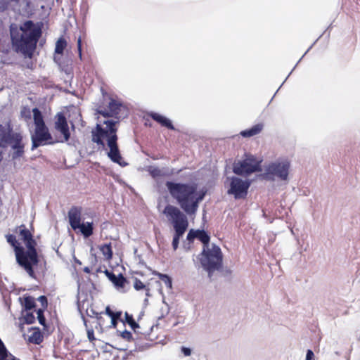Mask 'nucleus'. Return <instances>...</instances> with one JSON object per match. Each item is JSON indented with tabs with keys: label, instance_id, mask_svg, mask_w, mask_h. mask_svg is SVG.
<instances>
[{
	"label": "nucleus",
	"instance_id": "19",
	"mask_svg": "<svg viewBox=\"0 0 360 360\" xmlns=\"http://www.w3.org/2000/svg\"><path fill=\"white\" fill-rule=\"evenodd\" d=\"M23 310L28 311L36 307L35 300L31 295H25L23 298L19 297Z\"/></svg>",
	"mask_w": 360,
	"mask_h": 360
},
{
	"label": "nucleus",
	"instance_id": "29",
	"mask_svg": "<svg viewBox=\"0 0 360 360\" xmlns=\"http://www.w3.org/2000/svg\"><path fill=\"white\" fill-rule=\"evenodd\" d=\"M100 250L107 259L110 260L112 258L113 252L111 243H105L101 245Z\"/></svg>",
	"mask_w": 360,
	"mask_h": 360
},
{
	"label": "nucleus",
	"instance_id": "26",
	"mask_svg": "<svg viewBox=\"0 0 360 360\" xmlns=\"http://www.w3.org/2000/svg\"><path fill=\"white\" fill-rule=\"evenodd\" d=\"M32 329H34L35 330L29 337V341L31 343L39 345L43 341V336L41 335L40 329L38 327L32 328Z\"/></svg>",
	"mask_w": 360,
	"mask_h": 360
},
{
	"label": "nucleus",
	"instance_id": "27",
	"mask_svg": "<svg viewBox=\"0 0 360 360\" xmlns=\"http://www.w3.org/2000/svg\"><path fill=\"white\" fill-rule=\"evenodd\" d=\"M123 322L127 323L135 333H136V329L140 328L139 324L135 321L133 315L128 312H125L124 321Z\"/></svg>",
	"mask_w": 360,
	"mask_h": 360
},
{
	"label": "nucleus",
	"instance_id": "12",
	"mask_svg": "<svg viewBox=\"0 0 360 360\" xmlns=\"http://www.w3.org/2000/svg\"><path fill=\"white\" fill-rule=\"evenodd\" d=\"M54 123L55 129L59 131L63 136V140L59 142H67L70 138V131L68 124L67 118L63 112H58L56 117Z\"/></svg>",
	"mask_w": 360,
	"mask_h": 360
},
{
	"label": "nucleus",
	"instance_id": "49",
	"mask_svg": "<svg viewBox=\"0 0 360 360\" xmlns=\"http://www.w3.org/2000/svg\"><path fill=\"white\" fill-rule=\"evenodd\" d=\"M105 274L106 275V276L108 278V279L111 282H112V281L114 279H115L116 275L112 271H108V270H105Z\"/></svg>",
	"mask_w": 360,
	"mask_h": 360
},
{
	"label": "nucleus",
	"instance_id": "57",
	"mask_svg": "<svg viewBox=\"0 0 360 360\" xmlns=\"http://www.w3.org/2000/svg\"><path fill=\"white\" fill-rule=\"evenodd\" d=\"M148 300L147 298H146L144 300V303L146 304L148 303Z\"/></svg>",
	"mask_w": 360,
	"mask_h": 360
},
{
	"label": "nucleus",
	"instance_id": "16",
	"mask_svg": "<svg viewBox=\"0 0 360 360\" xmlns=\"http://www.w3.org/2000/svg\"><path fill=\"white\" fill-rule=\"evenodd\" d=\"M148 115L153 119L154 121L157 122L162 127H164L170 130H176V128L173 125L172 121L167 118V117L162 115L155 112H150Z\"/></svg>",
	"mask_w": 360,
	"mask_h": 360
},
{
	"label": "nucleus",
	"instance_id": "8",
	"mask_svg": "<svg viewBox=\"0 0 360 360\" xmlns=\"http://www.w3.org/2000/svg\"><path fill=\"white\" fill-rule=\"evenodd\" d=\"M81 207H72L68 211L69 223L73 230L79 229L82 236L87 238L94 233V224L92 221L81 223Z\"/></svg>",
	"mask_w": 360,
	"mask_h": 360
},
{
	"label": "nucleus",
	"instance_id": "5",
	"mask_svg": "<svg viewBox=\"0 0 360 360\" xmlns=\"http://www.w3.org/2000/svg\"><path fill=\"white\" fill-rule=\"evenodd\" d=\"M26 248L20 247L16 250L15 254L16 262L31 278H36L34 267L39 263V255L36 246L26 247Z\"/></svg>",
	"mask_w": 360,
	"mask_h": 360
},
{
	"label": "nucleus",
	"instance_id": "15",
	"mask_svg": "<svg viewBox=\"0 0 360 360\" xmlns=\"http://www.w3.org/2000/svg\"><path fill=\"white\" fill-rule=\"evenodd\" d=\"M19 236H20V239L25 243V247L37 246V243L34 238L32 233L25 224H21L19 226Z\"/></svg>",
	"mask_w": 360,
	"mask_h": 360
},
{
	"label": "nucleus",
	"instance_id": "32",
	"mask_svg": "<svg viewBox=\"0 0 360 360\" xmlns=\"http://www.w3.org/2000/svg\"><path fill=\"white\" fill-rule=\"evenodd\" d=\"M7 242L14 248L15 254L16 253V250L20 248V247H22L20 245L18 241L16 239V237L15 235L13 234H8L6 236Z\"/></svg>",
	"mask_w": 360,
	"mask_h": 360
},
{
	"label": "nucleus",
	"instance_id": "51",
	"mask_svg": "<svg viewBox=\"0 0 360 360\" xmlns=\"http://www.w3.org/2000/svg\"><path fill=\"white\" fill-rule=\"evenodd\" d=\"M84 271L85 273L89 274L91 272L90 268L89 266H85L84 268Z\"/></svg>",
	"mask_w": 360,
	"mask_h": 360
},
{
	"label": "nucleus",
	"instance_id": "52",
	"mask_svg": "<svg viewBox=\"0 0 360 360\" xmlns=\"http://www.w3.org/2000/svg\"><path fill=\"white\" fill-rule=\"evenodd\" d=\"M146 295L147 297L150 296V289H149V288H146Z\"/></svg>",
	"mask_w": 360,
	"mask_h": 360
},
{
	"label": "nucleus",
	"instance_id": "6",
	"mask_svg": "<svg viewBox=\"0 0 360 360\" xmlns=\"http://www.w3.org/2000/svg\"><path fill=\"white\" fill-rule=\"evenodd\" d=\"M262 170L261 161L252 155H245V159L235 162L233 165V172L241 176H248Z\"/></svg>",
	"mask_w": 360,
	"mask_h": 360
},
{
	"label": "nucleus",
	"instance_id": "2",
	"mask_svg": "<svg viewBox=\"0 0 360 360\" xmlns=\"http://www.w3.org/2000/svg\"><path fill=\"white\" fill-rule=\"evenodd\" d=\"M41 33V26L35 24L32 20L25 21L20 29L15 24H11L10 35L13 50L31 58Z\"/></svg>",
	"mask_w": 360,
	"mask_h": 360
},
{
	"label": "nucleus",
	"instance_id": "9",
	"mask_svg": "<svg viewBox=\"0 0 360 360\" xmlns=\"http://www.w3.org/2000/svg\"><path fill=\"white\" fill-rule=\"evenodd\" d=\"M290 162L287 159L277 160L270 162L265 167L264 174L268 179H274L276 177L281 181L288 179Z\"/></svg>",
	"mask_w": 360,
	"mask_h": 360
},
{
	"label": "nucleus",
	"instance_id": "35",
	"mask_svg": "<svg viewBox=\"0 0 360 360\" xmlns=\"http://www.w3.org/2000/svg\"><path fill=\"white\" fill-rule=\"evenodd\" d=\"M148 172L153 179L165 175L158 167L149 166Z\"/></svg>",
	"mask_w": 360,
	"mask_h": 360
},
{
	"label": "nucleus",
	"instance_id": "43",
	"mask_svg": "<svg viewBox=\"0 0 360 360\" xmlns=\"http://www.w3.org/2000/svg\"><path fill=\"white\" fill-rule=\"evenodd\" d=\"M9 2V0H0V12H4L8 8Z\"/></svg>",
	"mask_w": 360,
	"mask_h": 360
},
{
	"label": "nucleus",
	"instance_id": "36",
	"mask_svg": "<svg viewBox=\"0 0 360 360\" xmlns=\"http://www.w3.org/2000/svg\"><path fill=\"white\" fill-rule=\"evenodd\" d=\"M323 34V33L319 36V37L309 47V49L305 51V53L303 54V56L301 57V58L298 60V62L297 63V64L295 65V67L293 68V69L292 70V71L288 74V75L287 76V77L285 78V80H286L288 77L290 75V74L292 73V72L295 70V68H296V66L297 65V64L300 62V60L303 58V57L309 51V50L313 47V46L316 43V41L321 38V37ZM285 81H284L283 83H284ZM283 84H282L281 85V86L278 89L277 91L279 90V89L282 86ZM278 91L276 92V94L277 93Z\"/></svg>",
	"mask_w": 360,
	"mask_h": 360
},
{
	"label": "nucleus",
	"instance_id": "37",
	"mask_svg": "<svg viewBox=\"0 0 360 360\" xmlns=\"http://www.w3.org/2000/svg\"><path fill=\"white\" fill-rule=\"evenodd\" d=\"M24 321L26 324H32L35 322V316L32 312L27 311L24 316Z\"/></svg>",
	"mask_w": 360,
	"mask_h": 360
},
{
	"label": "nucleus",
	"instance_id": "4",
	"mask_svg": "<svg viewBox=\"0 0 360 360\" xmlns=\"http://www.w3.org/2000/svg\"><path fill=\"white\" fill-rule=\"evenodd\" d=\"M197 259L202 269L207 273L210 278L216 271H220L223 264V253L219 246L212 243L211 246L202 248Z\"/></svg>",
	"mask_w": 360,
	"mask_h": 360
},
{
	"label": "nucleus",
	"instance_id": "17",
	"mask_svg": "<svg viewBox=\"0 0 360 360\" xmlns=\"http://www.w3.org/2000/svg\"><path fill=\"white\" fill-rule=\"evenodd\" d=\"M77 309L81 315V318L83 320L84 325L86 327V331H87V338L90 342H93L96 340L94 337V332L92 328H89L87 325V320L84 317L83 310L84 309V301L83 303H81L79 300L77 301Z\"/></svg>",
	"mask_w": 360,
	"mask_h": 360
},
{
	"label": "nucleus",
	"instance_id": "13",
	"mask_svg": "<svg viewBox=\"0 0 360 360\" xmlns=\"http://www.w3.org/2000/svg\"><path fill=\"white\" fill-rule=\"evenodd\" d=\"M107 145L110 149L108 152V157L110 160L118 164L121 167L127 166L128 163L122 161V158L117 144V140H115V138H111L110 140H108Z\"/></svg>",
	"mask_w": 360,
	"mask_h": 360
},
{
	"label": "nucleus",
	"instance_id": "60",
	"mask_svg": "<svg viewBox=\"0 0 360 360\" xmlns=\"http://www.w3.org/2000/svg\"><path fill=\"white\" fill-rule=\"evenodd\" d=\"M275 96H276V94H274L273 96L271 97V99H274Z\"/></svg>",
	"mask_w": 360,
	"mask_h": 360
},
{
	"label": "nucleus",
	"instance_id": "23",
	"mask_svg": "<svg viewBox=\"0 0 360 360\" xmlns=\"http://www.w3.org/2000/svg\"><path fill=\"white\" fill-rule=\"evenodd\" d=\"M33 112V119L34 123L35 124V127H47L44 122V117L42 115L41 112L39 108H34L32 110Z\"/></svg>",
	"mask_w": 360,
	"mask_h": 360
},
{
	"label": "nucleus",
	"instance_id": "41",
	"mask_svg": "<svg viewBox=\"0 0 360 360\" xmlns=\"http://www.w3.org/2000/svg\"><path fill=\"white\" fill-rule=\"evenodd\" d=\"M37 300L41 303L42 307L41 309H46L48 307V299L45 295H41L37 298Z\"/></svg>",
	"mask_w": 360,
	"mask_h": 360
},
{
	"label": "nucleus",
	"instance_id": "47",
	"mask_svg": "<svg viewBox=\"0 0 360 360\" xmlns=\"http://www.w3.org/2000/svg\"><path fill=\"white\" fill-rule=\"evenodd\" d=\"M305 360H315L314 353L311 349L307 350Z\"/></svg>",
	"mask_w": 360,
	"mask_h": 360
},
{
	"label": "nucleus",
	"instance_id": "20",
	"mask_svg": "<svg viewBox=\"0 0 360 360\" xmlns=\"http://www.w3.org/2000/svg\"><path fill=\"white\" fill-rule=\"evenodd\" d=\"M263 124L258 123L249 129L241 131L240 134L245 138L252 137L255 135L259 134L263 129Z\"/></svg>",
	"mask_w": 360,
	"mask_h": 360
},
{
	"label": "nucleus",
	"instance_id": "42",
	"mask_svg": "<svg viewBox=\"0 0 360 360\" xmlns=\"http://www.w3.org/2000/svg\"><path fill=\"white\" fill-rule=\"evenodd\" d=\"M96 114H99L105 118L113 117V116L110 110L108 111L105 110H101V109L98 108L96 110Z\"/></svg>",
	"mask_w": 360,
	"mask_h": 360
},
{
	"label": "nucleus",
	"instance_id": "58",
	"mask_svg": "<svg viewBox=\"0 0 360 360\" xmlns=\"http://www.w3.org/2000/svg\"><path fill=\"white\" fill-rule=\"evenodd\" d=\"M275 96H276V94H274L273 96L271 97V99H274Z\"/></svg>",
	"mask_w": 360,
	"mask_h": 360
},
{
	"label": "nucleus",
	"instance_id": "31",
	"mask_svg": "<svg viewBox=\"0 0 360 360\" xmlns=\"http://www.w3.org/2000/svg\"><path fill=\"white\" fill-rule=\"evenodd\" d=\"M45 310L44 309H38L36 311L39 323L43 326L44 330H46L49 328V325L46 323V319L44 316Z\"/></svg>",
	"mask_w": 360,
	"mask_h": 360
},
{
	"label": "nucleus",
	"instance_id": "10",
	"mask_svg": "<svg viewBox=\"0 0 360 360\" xmlns=\"http://www.w3.org/2000/svg\"><path fill=\"white\" fill-rule=\"evenodd\" d=\"M228 179L230 181L227 194L233 195L235 200L246 198L251 181L249 179H242L236 176L229 177Z\"/></svg>",
	"mask_w": 360,
	"mask_h": 360
},
{
	"label": "nucleus",
	"instance_id": "53",
	"mask_svg": "<svg viewBox=\"0 0 360 360\" xmlns=\"http://www.w3.org/2000/svg\"><path fill=\"white\" fill-rule=\"evenodd\" d=\"M75 262L78 264H82V262L76 257H75Z\"/></svg>",
	"mask_w": 360,
	"mask_h": 360
},
{
	"label": "nucleus",
	"instance_id": "30",
	"mask_svg": "<svg viewBox=\"0 0 360 360\" xmlns=\"http://www.w3.org/2000/svg\"><path fill=\"white\" fill-rule=\"evenodd\" d=\"M66 46V40L63 37H60L56 43L55 53L63 54Z\"/></svg>",
	"mask_w": 360,
	"mask_h": 360
},
{
	"label": "nucleus",
	"instance_id": "50",
	"mask_svg": "<svg viewBox=\"0 0 360 360\" xmlns=\"http://www.w3.org/2000/svg\"><path fill=\"white\" fill-rule=\"evenodd\" d=\"M119 321L123 322V321L122 319H113V318L111 319V326H110V327L116 328Z\"/></svg>",
	"mask_w": 360,
	"mask_h": 360
},
{
	"label": "nucleus",
	"instance_id": "38",
	"mask_svg": "<svg viewBox=\"0 0 360 360\" xmlns=\"http://www.w3.org/2000/svg\"><path fill=\"white\" fill-rule=\"evenodd\" d=\"M117 333H120V336L127 341L130 342L134 340L132 333L127 330H124L122 332L117 330Z\"/></svg>",
	"mask_w": 360,
	"mask_h": 360
},
{
	"label": "nucleus",
	"instance_id": "33",
	"mask_svg": "<svg viewBox=\"0 0 360 360\" xmlns=\"http://www.w3.org/2000/svg\"><path fill=\"white\" fill-rule=\"evenodd\" d=\"M127 282L126 278L122 274H119L115 276V279L112 281V283L116 288H123Z\"/></svg>",
	"mask_w": 360,
	"mask_h": 360
},
{
	"label": "nucleus",
	"instance_id": "7",
	"mask_svg": "<svg viewBox=\"0 0 360 360\" xmlns=\"http://www.w3.org/2000/svg\"><path fill=\"white\" fill-rule=\"evenodd\" d=\"M162 213L171 223L174 230L188 229L189 223L186 216L187 214L181 211L179 207L168 204L165 207Z\"/></svg>",
	"mask_w": 360,
	"mask_h": 360
},
{
	"label": "nucleus",
	"instance_id": "48",
	"mask_svg": "<svg viewBox=\"0 0 360 360\" xmlns=\"http://www.w3.org/2000/svg\"><path fill=\"white\" fill-rule=\"evenodd\" d=\"M77 51H78L79 57L82 60V39H81V37H79L78 39H77Z\"/></svg>",
	"mask_w": 360,
	"mask_h": 360
},
{
	"label": "nucleus",
	"instance_id": "39",
	"mask_svg": "<svg viewBox=\"0 0 360 360\" xmlns=\"http://www.w3.org/2000/svg\"><path fill=\"white\" fill-rule=\"evenodd\" d=\"M134 288L136 290H141L143 289H146V285L140 279L135 278Z\"/></svg>",
	"mask_w": 360,
	"mask_h": 360
},
{
	"label": "nucleus",
	"instance_id": "63",
	"mask_svg": "<svg viewBox=\"0 0 360 360\" xmlns=\"http://www.w3.org/2000/svg\"><path fill=\"white\" fill-rule=\"evenodd\" d=\"M72 128L75 129V125L73 124H72Z\"/></svg>",
	"mask_w": 360,
	"mask_h": 360
},
{
	"label": "nucleus",
	"instance_id": "25",
	"mask_svg": "<svg viewBox=\"0 0 360 360\" xmlns=\"http://www.w3.org/2000/svg\"><path fill=\"white\" fill-rule=\"evenodd\" d=\"M152 274L154 276H157L162 282H164L165 285L169 289L172 288V278L170 276H169L168 274L160 273L157 271H153Z\"/></svg>",
	"mask_w": 360,
	"mask_h": 360
},
{
	"label": "nucleus",
	"instance_id": "64",
	"mask_svg": "<svg viewBox=\"0 0 360 360\" xmlns=\"http://www.w3.org/2000/svg\"><path fill=\"white\" fill-rule=\"evenodd\" d=\"M347 360H349V355L347 357Z\"/></svg>",
	"mask_w": 360,
	"mask_h": 360
},
{
	"label": "nucleus",
	"instance_id": "44",
	"mask_svg": "<svg viewBox=\"0 0 360 360\" xmlns=\"http://www.w3.org/2000/svg\"><path fill=\"white\" fill-rule=\"evenodd\" d=\"M86 314L89 317H93L94 315L96 316V319L98 320H100L101 319V316L98 313H97L94 309H91L90 311H89L88 309H86Z\"/></svg>",
	"mask_w": 360,
	"mask_h": 360
},
{
	"label": "nucleus",
	"instance_id": "24",
	"mask_svg": "<svg viewBox=\"0 0 360 360\" xmlns=\"http://www.w3.org/2000/svg\"><path fill=\"white\" fill-rule=\"evenodd\" d=\"M0 360H20L13 356L6 349L4 342L0 338Z\"/></svg>",
	"mask_w": 360,
	"mask_h": 360
},
{
	"label": "nucleus",
	"instance_id": "22",
	"mask_svg": "<svg viewBox=\"0 0 360 360\" xmlns=\"http://www.w3.org/2000/svg\"><path fill=\"white\" fill-rule=\"evenodd\" d=\"M196 238L202 243V248L211 246L210 245V236L209 233L204 229H197Z\"/></svg>",
	"mask_w": 360,
	"mask_h": 360
},
{
	"label": "nucleus",
	"instance_id": "59",
	"mask_svg": "<svg viewBox=\"0 0 360 360\" xmlns=\"http://www.w3.org/2000/svg\"><path fill=\"white\" fill-rule=\"evenodd\" d=\"M275 96H276V94H274L273 96L271 97V99H274Z\"/></svg>",
	"mask_w": 360,
	"mask_h": 360
},
{
	"label": "nucleus",
	"instance_id": "21",
	"mask_svg": "<svg viewBox=\"0 0 360 360\" xmlns=\"http://www.w3.org/2000/svg\"><path fill=\"white\" fill-rule=\"evenodd\" d=\"M119 122V121H115L113 120H106L103 121V124L106 125V127H105L107 131L110 134V137H108V140H110L111 138H115V140L118 139L117 131V127H116V124Z\"/></svg>",
	"mask_w": 360,
	"mask_h": 360
},
{
	"label": "nucleus",
	"instance_id": "56",
	"mask_svg": "<svg viewBox=\"0 0 360 360\" xmlns=\"http://www.w3.org/2000/svg\"><path fill=\"white\" fill-rule=\"evenodd\" d=\"M150 158H151L153 160H158V159H159V158H158V156H155V155L151 156Z\"/></svg>",
	"mask_w": 360,
	"mask_h": 360
},
{
	"label": "nucleus",
	"instance_id": "46",
	"mask_svg": "<svg viewBox=\"0 0 360 360\" xmlns=\"http://www.w3.org/2000/svg\"><path fill=\"white\" fill-rule=\"evenodd\" d=\"M222 276H224V277H230L231 274H232V271L229 269V268H221V269L219 271Z\"/></svg>",
	"mask_w": 360,
	"mask_h": 360
},
{
	"label": "nucleus",
	"instance_id": "18",
	"mask_svg": "<svg viewBox=\"0 0 360 360\" xmlns=\"http://www.w3.org/2000/svg\"><path fill=\"white\" fill-rule=\"evenodd\" d=\"M124 108L122 103L117 101L114 98H110L108 103V108L114 118L119 120V113L122 110V108Z\"/></svg>",
	"mask_w": 360,
	"mask_h": 360
},
{
	"label": "nucleus",
	"instance_id": "40",
	"mask_svg": "<svg viewBox=\"0 0 360 360\" xmlns=\"http://www.w3.org/2000/svg\"><path fill=\"white\" fill-rule=\"evenodd\" d=\"M195 238H196V231L191 229L187 233L186 240L189 243H191L194 241Z\"/></svg>",
	"mask_w": 360,
	"mask_h": 360
},
{
	"label": "nucleus",
	"instance_id": "62",
	"mask_svg": "<svg viewBox=\"0 0 360 360\" xmlns=\"http://www.w3.org/2000/svg\"><path fill=\"white\" fill-rule=\"evenodd\" d=\"M335 354H336L337 355H340V353H339L338 352H335Z\"/></svg>",
	"mask_w": 360,
	"mask_h": 360
},
{
	"label": "nucleus",
	"instance_id": "11",
	"mask_svg": "<svg viewBox=\"0 0 360 360\" xmlns=\"http://www.w3.org/2000/svg\"><path fill=\"white\" fill-rule=\"evenodd\" d=\"M31 150H34L38 147L45 145H53L59 141L53 139L48 127H35L34 133L31 136Z\"/></svg>",
	"mask_w": 360,
	"mask_h": 360
},
{
	"label": "nucleus",
	"instance_id": "1",
	"mask_svg": "<svg viewBox=\"0 0 360 360\" xmlns=\"http://www.w3.org/2000/svg\"><path fill=\"white\" fill-rule=\"evenodd\" d=\"M166 188L180 208L187 215H193L198 211L200 202L204 199L207 190L198 191V186L194 183H183L167 181Z\"/></svg>",
	"mask_w": 360,
	"mask_h": 360
},
{
	"label": "nucleus",
	"instance_id": "45",
	"mask_svg": "<svg viewBox=\"0 0 360 360\" xmlns=\"http://www.w3.org/2000/svg\"><path fill=\"white\" fill-rule=\"evenodd\" d=\"M181 352L185 356H189L191 355L192 350L190 347L182 346L181 347Z\"/></svg>",
	"mask_w": 360,
	"mask_h": 360
},
{
	"label": "nucleus",
	"instance_id": "28",
	"mask_svg": "<svg viewBox=\"0 0 360 360\" xmlns=\"http://www.w3.org/2000/svg\"><path fill=\"white\" fill-rule=\"evenodd\" d=\"M187 230H174L172 245L174 250L179 248V240Z\"/></svg>",
	"mask_w": 360,
	"mask_h": 360
},
{
	"label": "nucleus",
	"instance_id": "34",
	"mask_svg": "<svg viewBox=\"0 0 360 360\" xmlns=\"http://www.w3.org/2000/svg\"><path fill=\"white\" fill-rule=\"evenodd\" d=\"M105 314L110 319H121L122 312L121 311H113L110 306H108L105 308Z\"/></svg>",
	"mask_w": 360,
	"mask_h": 360
},
{
	"label": "nucleus",
	"instance_id": "61",
	"mask_svg": "<svg viewBox=\"0 0 360 360\" xmlns=\"http://www.w3.org/2000/svg\"><path fill=\"white\" fill-rule=\"evenodd\" d=\"M275 96H276V94H274L273 96L271 97V99H274Z\"/></svg>",
	"mask_w": 360,
	"mask_h": 360
},
{
	"label": "nucleus",
	"instance_id": "14",
	"mask_svg": "<svg viewBox=\"0 0 360 360\" xmlns=\"http://www.w3.org/2000/svg\"><path fill=\"white\" fill-rule=\"evenodd\" d=\"M110 136V134L107 129L100 124H96L95 129L91 131L92 141L102 147H105L104 139H106L108 141Z\"/></svg>",
	"mask_w": 360,
	"mask_h": 360
},
{
	"label": "nucleus",
	"instance_id": "3",
	"mask_svg": "<svg viewBox=\"0 0 360 360\" xmlns=\"http://www.w3.org/2000/svg\"><path fill=\"white\" fill-rule=\"evenodd\" d=\"M9 146V153L12 160H16L23 157L25 153V143L22 133L13 131L10 126L5 128L0 124V147L6 148Z\"/></svg>",
	"mask_w": 360,
	"mask_h": 360
},
{
	"label": "nucleus",
	"instance_id": "55",
	"mask_svg": "<svg viewBox=\"0 0 360 360\" xmlns=\"http://www.w3.org/2000/svg\"><path fill=\"white\" fill-rule=\"evenodd\" d=\"M11 2H14L15 4H18L20 0H9Z\"/></svg>",
	"mask_w": 360,
	"mask_h": 360
},
{
	"label": "nucleus",
	"instance_id": "54",
	"mask_svg": "<svg viewBox=\"0 0 360 360\" xmlns=\"http://www.w3.org/2000/svg\"><path fill=\"white\" fill-rule=\"evenodd\" d=\"M2 160H3V153H2V151H0V163L1 162Z\"/></svg>",
	"mask_w": 360,
	"mask_h": 360
}]
</instances>
